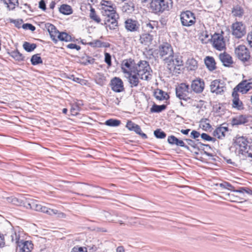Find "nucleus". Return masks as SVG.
Listing matches in <instances>:
<instances>
[{
	"mask_svg": "<svg viewBox=\"0 0 252 252\" xmlns=\"http://www.w3.org/2000/svg\"><path fill=\"white\" fill-rule=\"evenodd\" d=\"M100 8L102 15L104 17V25L110 30H114L118 26V19L119 18L116 12V6L112 1L102 0L100 2Z\"/></svg>",
	"mask_w": 252,
	"mask_h": 252,
	"instance_id": "1",
	"label": "nucleus"
},
{
	"mask_svg": "<svg viewBox=\"0 0 252 252\" xmlns=\"http://www.w3.org/2000/svg\"><path fill=\"white\" fill-rule=\"evenodd\" d=\"M134 71L142 80L148 81L151 78V70L147 61H140L135 65Z\"/></svg>",
	"mask_w": 252,
	"mask_h": 252,
	"instance_id": "2",
	"label": "nucleus"
},
{
	"mask_svg": "<svg viewBox=\"0 0 252 252\" xmlns=\"http://www.w3.org/2000/svg\"><path fill=\"white\" fill-rule=\"evenodd\" d=\"M24 206L28 209H31L36 211H40L46 213L49 215L52 216L55 211L53 209L48 208L45 206H43L39 203L38 201L32 198H26L23 200Z\"/></svg>",
	"mask_w": 252,
	"mask_h": 252,
	"instance_id": "3",
	"label": "nucleus"
},
{
	"mask_svg": "<svg viewBox=\"0 0 252 252\" xmlns=\"http://www.w3.org/2000/svg\"><path fill=\"white\" fill-rule=\"evenodd\" d=\"M151 9L156 14L169 11L172 7V0H152L150 5Z\"/></svg>",
	"mask_w": 252,
	"mask_h": 252,
	"instance_id": "4",
	"label": "nucleus"
},
{
	"mask_svg": "<svg viewBox=\"0 0 252 252\" xmlns=\"http://www.w3.org/2000/svg\"><path fill=\"white\" fill-rule=\"evenodd\" d=\"M165 63L170 71L175 73H179L180 68L183 65L182 57L179 56H173Z\"/></svg>",
	"mask_w": 252,
	"mask_h": 252,
	"instance_id": "5",
	"label": "nucleus"
},
{
	"mask_svg": "<svg viewBox=\"0 0 252 252\" xmlns=\"http://www.w3.org/2000/svg\"><path fill=\"white\" fill-rule=\"evenodd\" d=\"M180 20L182 26L190 27L196 22L194 14L189 10L182 12L180 14Z\"/></svg>",
	"mask_w": 252,
	"mask_h": 252,
	"instance_id": "6",
	"label": "nucleus"
},
{
	"mask_svg": "<svg viewBox=\"0 0 252 252\" xmlns=\"http://www.w3.org/2000/svg\"><path fill=\"white\" fill-rule=\"evenodd\" d=\"M158 54L160 58L162 59L165 63L174 56L172 47L167 43H164L159 46Z\"/></svg>",
	"mask_w": 252,
	"mask_h": 252,
	"instance_id": "7",
	"label": "nucleus"
},
{
	"mask_svg": "<svg viewBox=\"0 0 252 252\" xmlns=\"http://www.w3.org/2000/svg\"><path fill=\"white\" fill-rule=\"evenodd\" d=\"M210 88L211 92L217 94H222L226 89L225 82L220 79H216L212 81Z\"/></svg>",
	"mask_w": 252,
	"mask_h": 252,
	"instance_id": "8",
	"label": "nucleus"
},
{
	"mask_svg": "<svg viewBox=\"0 0 252 252\" xmlns=\"http://www.w3.org/2000/svg\"><path fill=\"white\" fill-rule=\"evenodd\" d=\"M189 86L186 83H181L176 88V96L180 99L186 101L190 99L188 96L189 93Z\"/></svg>",
	"mask_w": 252,
	"mask_h": 252,
	"instance_id": "9",
	"label": "nucleus"
},
{
	"mask_svg": "<svg viewBox=\"0 0 252 252\" xmlns=\"http://www.w3.org/2000/svg\"><path fill=\"white\" fill-rule=\"evenodd\" d=\"M235 54L237 58L243 62L248 61L250 58V53L245 45H239L235 48Z\"/></svg>",
	"mask_w": 252,
	"mask_h": 252,
	"instance_id": "10",
	"label": "nucleus"
},
{
	"mask_svg": "<svg viewBox=\"0 0 252 252\" xmlns=\"http://www.w3.org/2000/svg\"><path fill=\"white\" fill-rule=\"evenodd\" d=\"M211 40L216 49L221 51L225 48V42L222 35L215 33L212 36Z\"/></svg>",
	"mask_w": 252,
	"mask_h": 252,
	"instance_id": "11",
	"label": "nucleus"
},
{
	"mask_svg": "<svg viewBox=\"0 0 252 252\" xmlns=\"http://www.w3.org/2000/svg\"><path fill=\"white\" fill-rule=\"evenodd\" d=\"M232 33L235 37L240 38L246 33L245 26L242 22H236L231 26Z\"/></svg>",
	"mask_w": 252,
	"mask_h": 252,
	"instance_id": "12",
	"label": "nucleus"
},
{
	"mask_svg": "<svg viewBox=\"0 0 252 252\" xmlns=\"http://www.w3.org/2000/svg\"><path fill=\"white\" fill-rule=\"evenodd\" d=\"M234 143L239 148V151H243L245 152V148L248 146L250 143H252V140L250 138H248L246 136H240L237 135L234 139Z\"/></svg>",
	"mask_w": 252,
	"mask_h": 252,
	"instance_id": "13",
	"label": "nucleus"
},
{
	"mask_svg": "<svg viewBox=\"0 0 252 252\" xmlns=\"http://www.w3.org/2000/svg\"><path fill=\"white\" fill-rule=\"evenodd\" d=\"M135 64L134 61L129 60H124L122 63L121 68L125 75L131 73H135Z\"/></svg>",
	"mask_w": 252,
	"mask_h": 252,
	"instance_id": "14",
	"label": "nucleus"
},
{
	"mask_svg": "<svg viewBox=\"0 0 252 252\" xmlns=\"http://www.w3.org/2000/svg\"><path fill=\"white\" fill-rule=\"evenodd\" d=\"M125 26L127 31L135 32L139 31L140 25L138 21L128 19L125 22Z\"/></svg>",
	"mask_w": 252,
	"mask_h": 252,
	"instance_id": "15",
	"label": "nucleus"
},
{
	"mask_svg": "<svg viewBox=\"0 0 252 252\" xmlns=\"http://www.w3.org/2000/svg\"><path fill=\"white\" fill-rule=\"evenodd\" d=\"M111 85L112 90L115 92L120 93L124 90L123 82L118 77H115L112 79Z\"/></svg>",
	"mask_w": 252,
	"mask_h": 252,
	"instance_id": "16",
	"label": "nucleus"
},
{
	"mask_svg": "<svg viewBox=\"0 0 252 252\" xmlns=\"http://www.w3.org/2000/svg\"><path fill=\"white\" fill-rule=\"evenodd\" d=\"M204 82L200 78L192 81L191 85V89L196 93H202L204 89Z\"/></svg>",
	"mask_w": 252,
	"mask_h": 252,
	"instance_id": "17",
	"label": "nucleus"
},
{
	"mask_svg": "<svg viewBox=\"0 0 252 252\" xmlns=\"http://www.w3.org/2000/svg\"><path fill=\"white\" fill-rule=\"evenodd\" d=\"M238 90L242 93H245L252 89V78L244 80L237 86Z\"/></svg>",
	"mask_w": 252,
	"mask_h": 252,
	"instance_id": "18",
	"label": "nucleus"
},
{
	"mask_svg": "<svg viewBox=\"0 0 252 252\" xmlns=\"http://www.w3.org/2000/svg\"><path fill=\"white\" fill-rule=\"evenodd\" d=\"M245 150V152L241 151L239 153L240 156L242 157L244 159L249 160L250 161H252V143H250L247 147L244 148Z\"/></svg>",
	"mask_w": 252,
	"mask_h": 252,
	"instance_id": "19",
	"label": "nucleus"
},
{
	"mask_svg": "<svg viewBox=\"0 0 252 252\" xmlns=\"http://www.w3.org/2000/svg\"><path fill=\"white\" fill-rule=\"evenodd\" d=\"M17 246L19 248L20 252H30L33 248L32 244L29 241H21Z\"/></svg>",
	"mask_w": 252,
	"mask_h": 252,
	"instance_id": "20",
	"label": "nucleus"
},
{
	"mask_svg": "<svg viewBox=\"0 0 252 252\" xmlns=\"http://www.w3.org/2000/svg\"><path fill=\"white\" fill-rule=\"evenodd\" d=\"M232 107L236 108L238 110H242L243 109V104L239 98V95L238 93L234 90L232 94Z\"/></svg>",
	"mask_w": 252,
	"mask_h": 252,
	"instance_id": "21",
	"label": "nucleus"
},
{
	"mask_svg": "<svg viewBox=\"0 0 252 252\" xmlns=\"http://www.w3.org/2000/svg\"><path fill=\"white\" fill-rule=\"evenodd\" d=\"M228 131V128L226 126H220L217 127L213 132V135L219 139L223 138L226 133Z\"/></svg>",
	"mask_w": 252,
	"mask_h": 252,
	"instance_id": "22",
	"label": "nucleus"
},
{
	"mask_svg": "<svg viewBox=\"0 0 252 252\" xmlns=\"http://www.w3.org/2000/svg\"><path fill=\"white\" fill-rule=\"evenodd\" d=\"M136 73H131L125 75V77L128 79V82L130 85V87H136L139 83V78Z\"/></svg>",
	"mask_w": 252,
	"mask_h": 252,
	"instance_id": "23",
	"label": "nucleus"
},
{
	"mask_svg": "<svg viewBox=\"0 0 252 252\" xmlns=\"http://www.w3.org/2000/svg\"><path fill=\"white\" fill-rule=\"evenodd\" d=\"M158 27V22L157 21H150L145 24V28L148 32H156Z\"/></svg>",
	"mask_w": 252,
	"mask_h": 252,
	"instance_id": "24",
	"label": "nucleus"
},
{
	"mask_svg": "<svg viewBox=\"0 0 252 252\" xmlns=\"http://www.w3.org/2000/svg\"><path fill=\"white\" fill-rule=\"evenodd\" d=\"M219 58L223 64L225 66H228L233 63L231 57L226 53L220 54Z\"/></svg>",
	"mask_w": 252,
	"mask_h": 252,
	"instance_id": "25",
	"label": "nucleus"
},
{
	"mask_svg": "<svg viewBox=\"0 0 252 252\" xmlns=\"http://www.w3.org/2000/svg\"><path fill=\"white\" fill-rule=\"evenodd\" d=\"M248 122L247 117L244 115H239L233 118L231 120V124L232 126H237L240 125L245 124Z\"/></svg>",
	"mask_w": 252,
	"mask_h": 252,
	"instance_id": "26",
	"label": "nucleus"
},
{
	"mask_svg": "<svg viewBox=\"0 0 252 252\" xmlns=\"http://www.w3.org/2000/svg\"><path fill=\"white\" fill-rule=\"evenodd\" d=\"M204 62L209 70L213 71L216 68L215 61L213 57H206L204 60Z\"/></svg>",
	"mask_w": 252,
	"mask_h": 252,
	"instance_id": "27",
	"label": "nucleus"
},
{
	"mask_svg": "<svg viewBox=\"0 0 252 252\" xmlns=\"http://www.w3.org/2000/svg\"><path fill=\"white\" fill-rule=\"evenodd\" d=\"M153 39V35L149 33H144L140 36V41L142 44L149 45Z\"/></svg>",
	"mask_w": 252,
	"mask_h": 252,
	"instance_id": "28",
	"label": "nucleus"
},
{
	"mask_svg": "<svg viewBox=\"0 0 252 252\" xmlns=\"http://www.w3.org/2000/svg\"><path fill=\"white\" fill-rule=\"evenodd\" d=\"M187 67L189 70H195L197 68V61L193 58L189 59L186 63Z\"/></svg>",
	"mask_w": 252,
	"mask_h": 252,
	"instance_id": "29",
	"label": "nucleus"
},
{
	"mask_svg": "<svg viewBox=\"0 0 252 252\" xmlns=\"http://www.w3.org/2000/svg\"><path fill=\"white\" fill-rule=\"evenodd\" d=\"M60 12L64 15H70L72 13L71 7L67 4H62L59 8Z\"/></svg>",
	"mask_w": 252,
	"mask_h": 252,
	"instance_id": "30",
	"label": "nucleus"
},
{
	"mask_svg": "<svg viewBox=\"0 0 252 252\" xmlns=\"http://www.w3.org/2000/svg\"><path fill=\"white\" fill-rule=\"evenodd\" d=\"M122 9L124 12L130 13L134 10V4L131 2L125 3L122 6Z\"/></svg>",
	"mask_w": 252,
	"mask_h": 252,
	"instance_id": "31",
	"label": "nucleus"
},
{
	"mask_svg": "<svg viewBox=\"0 0 252 252\" xmlns=\"http://www.w3.org/2000/svg\"><path fill=\"white\" fill-rule=\"evenodd\" d=\"M156 98L159 100L167 99L169 98L167 94L161 90H157L155 94Z\"/></svg>",
	"mask_w": 252,
	"mask_h": 252,
	"instance_id": "32",
	"label": "nucleus"
},
{
	"mask_svg": "<svg viewBox=\"0 0 252 252\" xmlns=\"http://www.w3.org/2000/svg\"><path fill=\"white\" fill-rule=\"evenodd\" d=\"M10 238L11 242L15 243L17 245L21 241L20 240L19 232H17L15 230L11 229Z\"/></svg>",
	"mask_w": 252,
	"mask_h": 252,
	"instance_id": "33",
	"label": "nucleus"
},
{
	"mask_svg": "<svg viewBox=\"0 0 252 252\" xmlns=\"http://www.w3.org/2000/svg\"><path fill=\"white\" fill-rule=\"evenodd\" d=\"M232 14L234 16L240 17L244 14V10L241 6L236 5L232 8Z\"/></svg>",
	"mask_w": 252,
	"mask_h": 252,
	"instance_id": "34",
	"label": "nucleus"
},
{
	"mask_svg": "<svg viewBox=\"0 0 252 252\" xmlns=\"http://www.w3.org/2000/svg\"><path fill=\"white\" fill-rule=\"evenodd\" d=\"M57 39L62 41L68 42L71 41V37L66 32H60Z\"/></svg>",
	"mask_w": 252,
	"mask_h": 252,
	"instance_id": "35",
	"label": "nucleus"
},
{
	"mask_svg": "<svg viewBox=\"0 0 252 252\" xmlns=\"http://www.w3.org/2000/svg\"><path fill=\"white\" fill-rule=\"evenodd\" d=\"M10 55L15 60L21 61L24 60V56L20 53L17 50L12 51Z\"/></svg>",
	"mask_w": 252,
	"mask_h": 252,
	"instance_id": "36",
	"label": "nucleus"
},
{
	"mask_svg": "<svg viewBox=\"0 0 252 252\" xmlns=\"http://www.w3.org/2000/svg\"><path fill=\"white\" fill-rule=\"evenodd\" d=\"M95 81L97 84L103 86L106 82V77L103 74L97 73L95 76Z\"/></svg>",
	"mask_w": 252,
	"mask_h": 252,
	"instance_id": "37",
	"label": "nucleus"
},
{
	"mask_svg": "<svg viewBox=\"0 0 252 252\" xmlns=\"http://www.w3.org/2000/svg\"><path fill=\"white\" fill-rule=\"evenodd\" d=\"M166 108V105L163 104L161 105H158L154 104L151 108V112L155 113H159L164 110Z\"/></svg>",
	"mask_w": 252,
	"mask_h": 252,
	"instance_id": "38",
	"label": "nucleus"
},
{
	"mask_svg": "<svg viewBox=\"0 0 252 252\" xmlns=\"http://www.w3.org/2000/svg\"><path fill=\"white\" fill-rule=\"evenodd\" d=\"M23 48L27 52H30L33 51L36 47V45L34 43H30L28 42H25L23 45Z\"/></svg>",
	"mask_w": 252,
	"mask_h": 252,
	"instance_id": "39",
	"label": "nucleus"
},
{
	"mask_svg": "<svg viewBox=\"0 0 252 252\" xmlns=\"http://www.w3.org/2000/svg\"><path fill=\"white\" fill-rule=\"evenodd\" d=\"M32 64L33 65H37L42 63V60L39 56V54H35L33 55L31 59Z\"/></svg>",
	"mask_w": 252,
	"mask_h": 252,
	"instance_id": "40",
	"label": "nucleus"
},
{
	"mask_svg": "<svg viewBox=\"0 0 252 252\" xmlns=\"http://www.w3.org/2000/svg\"><path fill=\"white\" fill-rule=\"evenodd\" d=\"M89 16L90 18L95 22L99 23L101 21L99 17L96 14L95 10L93 8H91Z\"/></svg>",
	"mask_w": 252,
	"mask_h": 252,
	"instance_id": "41",
	"label": "nucleus"
},
{
	"mask_svg": "<svg viewBox=\"0 0 252 252\" xmlns=\"http://www.w3.org/2000/svg\"><path fill=\"white\" fill-rule=\"evenodd\" d=\"M121 124V121L118 120L110 119L107 120L105 124L109 126H118Z\"/></svg>",
	"mask_w": 252,
	"mask_h": 252,
	"instance_id": "42",
	"label": "nucleus"
},
{
	"mask_svg": "<svg viewBox=\"0 0 252 252\" xmlns=\"http://www.w3.org/2000/svg\"><path fill=\"white\" fill-rule=\"evenodd\" d=\"M3 2L9 9H13L15 5L18 3V0H3Z\"/></svg>",
	"mask_w": 252,
	"mask_h": 252,
	"instance_id": "43",
	"label": "nucleus"
},
{
	"mask_svg": "<svg viewBox=\"0 0 252 252\" xmlns=\"http://www.w3.org/2000/svg\"><path fill=\"white\" fill-rule=\"evenodd\" d=\"M154 135L157 138L163 139L166 137V133L160 129H157L154 132Z\"/></svg>",
	"mask_w": 252,
	"mask_h": 252,
	"instance_id": "44",
	"label": "nucleus"
},
{
	"mask_svg": "<svg viewBox=\"0 0 252 252\" xmlns=\"http://www.w3.org/2000/svg\"><path fill=\"white\" fill-rule=\"evenodd\" d=\"M132 131H134L136 133L140 135L142 138H143V139L147 138V135L146 134L142 132L141 129L140 127L138 125H136L135 126L134 128H133Z\"/></svg>",
	"mask_w": 252,
	"mask_h": 252,
	"instance_id": "45",
	"label": "nucleus"
},
{
	"mask_svg": "<svg viewBox=\"0 0 252 252\" xmlns=\"http://www.w3.org/2000/svg\"><path fill=\"white\" fill-rule=\"evenodd\" d=\"M101 216L109 221H113L115 220L112 215L108 212L103 211L102 212Z\"/></svg>",
	"mask_w": 252,
	"mask_h": 252,
	"instance_id": "46",
	"label": "nucleus"
},
{
	"mask_svg": "<svg viewBox=\"0 0 252 252\" xmlns=\"http://www.w3.org/2000/svg\"><path fill=\"white\" fill-rule=\"evenodd\" d=\"M81 108L79 106V105L75 104L72 106L71 108L70 109V112L72 115L76 116L78 114Z\"/></svg>",
	"mask_w": 252,
	"mask_h": 252,
	"instance_id": "47",
	"label": "nucleus"
},
{
	"mask_svg": "<svg viewBox=\"0 0 252 252\" xmlns=\"http://www.w3.org/2000/svg\"><path fill=\"white\" fill-rule=\"evenodd\" d=\"M220 187L223 189H227L233 191L234 188L230 184L226 182L220 183Z\"/></svg>",
	"mask_w": 252,
	"mask_h": 252,
	"instance_id": "48",
	"label": "nucleus"
},
{
	"mask_svg": "<svg viewBox=\"0 0 252 252\" xmlns=\"http://www.w3.org/2000/svg\"><path fill=\"white\" fill-rule=\"evenodd\" d=\"M200 39L203 43H207L208 41L210 40L209 38V34L207 31L203 32L200 36Z\"/></svg>",
	"mask_w": 252,
	"mask_h": 252,
	"instance_id": "49",
	"label": "nucleus"
},
{
	"mask_svg": "<svg viewBox=\"0 0 252 252\" xmlns=\"http://www.w3.org/2000/svg\"><path fill=\"white\" fill-rule=\"evenodd\" d=\"M6 199L7 202L11 203L14 205H18L20 203L19 200L16 197L12 196L8 197L6 198Z\"/></svg>",
	"mask_w": 252,
	"mask_h": 252,
	"instance_id": "50",
	"label": "nucleus"
},
{
	"mask_svg": "<svg viewBox=\"0 0 252 252\" xmlns=\"http://www.w3.org/2000/svg\"><path fill=\"white\" fill-rule=\"evenodd\" d=\"M60 32L57 30L53 31V33H51L50 35L52 40L55 43H57L58 42L57 38L58 37V34H59Z\"/></svg>",
	"mask_w": 252,
	"mask_h": 252,
	"instance_id": "51",
	"label": "nucleus"
},
{
	"mask_svg": "<svg viewBox=\"0 0 252 252\" xmlns=\"http://www.w3.org/2000/svg\"><path fill=\"white\" fill-rule=\"evenodd\" d=\"M201 137L204 140L208 141H213L214 142L215 141V139L213 137H211L208 134L203 133L201 135Z\"/></svg>",
	"mask_w": 252,
	"mask_h": 252,
	"instance_id": "52",
	"label": "nucleus"
},
{
	"mask_svg": "<svg viewBox=\"0 0 252 252\" xmlns=\"http://www.w3.org/2000/svg\"><path fill=\"white\" fill-rule=\"evenodd\" d=\"M71 252H87V250L86 247L76 246L72 249Z\"/></svg>",
	"mask_w": 252,
	"mask_h": 252,
	"instance_id": "53",
	"label": "nucleus"
},
{
	"mask_svg": "<svg viewBox=\"0 0 252 252\" xmlns=\"http://www.w3.org/2000/svg\"><path fill=\"white\" fill-rule=\"evenodd\" d=\"M175 145H176L177 146H180V147H184L187 150H189V146L187 145H186L183 140H179L178 138H177V139L176 140V143H175Z\"/></svg>",
	"mask_w": 252,
	"mask_h": 252,
	"instance_id": "54",
	"label": "nucleus"
},
{
	"mask_svg": "<svg viewBox=\"0 0 252 252\" xmlns=\"http://www.w3.org/2000/svg\"><path fill=\"white\" fill-rule=\"evenodd\" d=\"M90 45L94 47H100L102 46V42L99 40L91 42L88 43Z\"/></svg>",
	"mask_w": 252,
	"mask_h": 252,
	"instance_id": "55",
	"label": "nucleus"
},
{
	"mask_svg": "<svg viewBox=\"0 0 252 252\" xmlns=\"http://www.w3.org/2000/svg\"><path fill=\"white\" fill-rule=\"evenodd\" d=\"M22 28L25 30H30L31 31H34L35 30V27L31 24H24L22 25Z\"/></svg>",
	"mask_w": 252,
	"mask_h": 252,
	"instance_id": "56",
	"label": "nucleus"
},
{
	"mask_svg": "<svg viewBox=\"0 0 252 252\" xmlns=\"http://www.w3.org/2000/svg\"><path fill=\"white\" fill-rule=\"evenodd\" d=\"M105 62L109 66L112 64L111 63V56L110 54L108 53H105Z\"/></svg>",
	"mask_w": 252,
	"mask_h": 252,
	"instance_id": "57",
	"label": "nucleus"
},
{
	"mask_svg": "<svg viewBox=\"0 0 252 252\" xmlns=\"http://www.w3.org/2000/svg\"><path fill=\"white\" fill-rule=\"evenodd\" d=\"M137 124H135V123H133L132 121H128L127 123H126V127L129 130H131V131H132L133 128H134V127Z\"/></svg>",
	"mask_w": 252,
	"mask_h": 252,
	"instance_id": "58",
	"label": "nucleus"
},
{
	"mask_svg": "<svg viewBox=\"0 0 252 252\" xmlns=\"http://www.w3.org/2000/svg\"><path fill=\"white\" fill-rule=\"evenodd\" d=\"M177 138L175 136L171 135L168 137L167 141L170 144L174 145Z\"/></svg>",
	"mask_w": 252,
	"mask_h": 252,
	"instance_id": "59",
	"label": "nucleus"
},
{
	"mask_svg": "<svg viewBox=\"0 0 252 252\" xmlns=\"http://www.w3.org/2000/svg\"><path fill=\"white\" fill-rule=\"evenodd\" d=\"M49 34L53 33V31L57 30L56 28L52 24H48L46 26Z\"/></svg>",
	"mask_w": 252,
	"mask_h": 252,
	"instance_id": "60",
	"label": "nucleus"
},
{
	"mask_svg": "<svg viewBox=\"0 0 252 252\" xmlns=\"http://www.w3.org/2000/svg\"><path fill=\"white\" fill-rule=\"evenodd\" d=\"M67 47L68 48L71 49H76L77 50H79L81 48L80 46L76 45V44L74 43H70L67 45Z\"/></svg>",
	"mask_w": 252,
	"mask_h": 252,
	"instance_id": "61",
	"label": "nucleus"
},
{
	"mask_svg": "<svg viewBox=\"0 0 252 252\" xmlns=\"http://www.w3.org/2000/svg\"><path fill=\"white\" fill-rule=\"evenodd\" d=\"M200 136V134L199 132L196 130H192L190 133V136L193 138L196 139L198 138Z\"/></svg>",
	"mask_w": 252,
	"mask_h": 252,
	"instance_id": "62",
	"label": "nucleus"
},
{
	"mask_svg": "<svg viewBox=\"0 0 252 252\" xmlns=\"http://www.w3.org/2000/svg\"><path fill=\"white\" fill-rule=\"evenodd\" d=\"M247 40L249 45L252 48V31L248 33L247 35Z\"/></svg>",
	"mask_w": 252,
	"mask_h": 252,
	"instance_id": "63",
	"label": "nucleus"
},
{
	"mask_svg": "<svg viewBox=\"0 0 252 252\" xmlns=\"http://www.w3.org/2000/svg\"><path fill=\"white\" fill-rule=\"evenodd\" d=\"M185 141L187 142L188 144L192 147L194 148H196V144L195 142L192 140L189 139H185Z\"/></svg>",
	"mask_w": 252,
	"mask_h": 252,
	"instance_id": "64",
	"label": "nucleus"
}]
</instances>
